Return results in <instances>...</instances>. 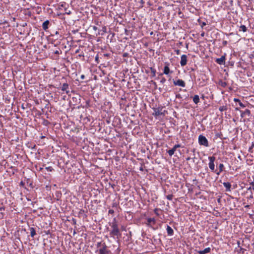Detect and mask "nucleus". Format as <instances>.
<instances>
[{
    "mask_svg": "<svg viewBox=\"0 0 254 254\" xmlns=\"http://www.w3.org/2000/svg\"><path fill=\"white\" fill-rule=\"evenodd\" d=\"M110 226L112 228V230L110 232V235L112 237L115 236H120L121 234L118 226V222L116 218H114L113 221L109 223Z\"/></svg>",
    "mask_w": 254,
    "mask_h": 254,
    "instance_id": "f257e3e1",
    "label": "nucleus"
},
{
    "mask_svg": "<svg viewBox=\"0 0 254 254\" xmlns=\"http://www.w3.org/2000/svg\"><path fill=\"white\" fill-rule=\"evenodd\" d=\"M96 247L98 249L96 252H98L99 254H110L112 253L111 251L108 249L106 244L103 241L97 242Z\"/></svg>",
    "mask_w": 254,
    "mask_h": 254,
    "instance_id": "f03ea898",
    "label": "nucleus"
},
{
    "mask_svg": "<svg viewBox=\"0 0 254 254\" xmlns=\"http://www.w3.org/2000/svg\"><path fill=\"white\" fill-rule=\"evenodd\" d=\"M164 107L162 106H160L157 108H153L152 110H153V113H152V115L155 117H158L160 115L165 116L168 113L167 111L164 110Z\"/></svg>",
    "mask_w": 254,
    "mask_h": 254,
    "instance_id": "7ed1b4c3",
    "label": "nucleus"
},
{
    "mask_svg": "<svg viewBox=\"0 0 254 254\" xmlns=\"http://www.w3.org/2000/svg\"><path fill=\"white\" fill-rule=\"evenodd\" d=\"M209 163L208 166L209 169L212 172H216V170L215 169V164L214 162L216 160V158L214 156H209L208 157Z\"/></svg>",
    "mask_w": 254,
    "mask_h": 254,
    "instance_id": "20e7f679",
    "label": "nucleus"
},
{
    "mask_svg": "<svg viewBox=\"0 0 254 254\" xmlns=\"http://www.w3.org/2000/svg\"><path fill=\"white\" fill-rule=\"evenodd\" d=\"M198 143L200 145H203L205 147L209 146L208 141L206 137L202 134L198 136Z\"/></svg>",
    "mask_w": 254,
    "mask_h": 254,
    "instance_id": "39448f33",
    "label": "nucleus"
},
{
    "mask_svg": "<svg viewBox=\"0 0 254 254\" xmlns=\"http://www.w3.org/2000/svg\"><path fill=\"white\" fill-rule=\"evenodd\" d=\"M156 223V220L154 218L148 217L146 218V222H145V225L154 230L155 229L154 228V226Z\"/></svg>",
    "mask_w": 254,
    "mask_h": 254,
    "instance_id": "423d86ee",
    "label": "nucleus"
},
{
    "mask_svg": "<svg viewBox=\"0 0 254 254\" xmlns=\"http://www.w3.org/2000/svg\"><path fill=\"white\" fill-rule=\"evenodd\" d=\"M235 110L240 111V112L241 113V116L242 118H244L246 117H249L251 115V111L249 109H246L244 111H243L240 110L238 108H236Z\"/></svg>",
    "mask_w": 254,
    "mask_h": 254,
    "instance_id": "0eeeda50",
    "label": "nucleus"
},
{
    "mask_svg": "<svg viewBox=\"0 0 254 254\" xmlns=\"http://www.w3.org/2000/svg\"><path fill=\"white\" fill-rule=\"evenodd\" d=\"M180 147H181V144H175L171 149L167 150V152L168 153L169 156L171 157L174 154L177 149Z\"/></svg>",
    "mask_w": 254,
    "mask_h": 254,
    "instance_id": "6e6552de",
    "label": "nucleus"
},
{
    "mask_svg": "<svg viewBox=\"0 0 254 254\" xmlns=\"http://www.w3.org/2000/svg\"><path fill=\"white\" fill-rule=\"evenodd\" d=\"M173 84L175 86H179L182 87L186 86V83L182 79L173 80Z\"/></svg>",
    "mask_w": 254,
    "mask_h": 254,
    "instance_id": "1a4fd4ad",
    "label": "nucleus"
},
{
    "mask_svg": "<svg viewBox=\"0 0 254 254\" xmlns=\"http://www.w3.org/2000/svg\"><path fill=\"white\" fill-rule=\"evenodd\" d=\"M169 66V64L166 63L164 67V69H163V74H166V75H168L170 73L171 74L173 73V71L170 70Z\"/></svg>",
    "mask_w": 254,
    "mask_h": 254,
    "instance_id": "9d476101",
    "label": "nucleus"
},
{
    "mask_svg": "<svg viewBox=\"0 0 254 254\" xmlns=\"http://www.w3.org/2000/svg\"><path fill=\"white\" fill-rule=\"evenodd\" d=\"M187 56L186 55H182L181 57L180 64L182 66H185L187 64Z\"/></svg>",
    "mask_w": 254,
    "mask_h": 254,
    "instance_id": "9b49d317",
    "label": "nucleus"
},
{
    "mask_svg": "<svg viewBox=\"0 0 254 254\" xmlns=\"http://www.w3.org/2000/svg\"><path fill=\"white\" fill-rule=\"evenodd\" d=\"M225 56H222L220 58H218L216 60L215 62L219 64L222 65L225 64Z\"/></svg>",
    "mask_w": 254,
    "mask_h": 254,
    "instance_id": "f8f14e48",
    "label": "nucleus"
},
{
    "mask_svg": "<svg viewBox=\"0 0 254 254\" xmlns=\"http://www.w3.org/2000/svg\"><path fill=\"white\" fill-rule=\"evenodd\" d=\"M61 90L63 91H65L67 94L69 93V90L68 87V84L66 83H64L63 84Z\"/></svg>",
    "mask_w": 254,
    "mask_h": 254,
    "instance_id": "ddd939ff",
    "label": "nucleus"
},
{
    "mask_svg": "<svg viewBox=\"0 0 254 254\" xmlns=\"http://www.w3.org/2000/svg\"><path fill=\"white\" fill-rule=\"evenodd\" d=\"M211 248L208 247L204 249L203 250L197 251V252L199 254H206L211 252Z\"/></svg>",
    "mask_w": 254,
    "mask_h": 254,
    "instance_id": "4468645a",
    "label": "nucleus"
},
{
    "mask_svg": "<svg viewBox=\"0 0 254 254\" xmlns=\"http://www.w3.org/2000/svg\"><path fill=\"white\" fill-rule=\"evenodd\" d=\"M224 187L226 188V191H230L231 189V184L229 182H224L223 183Z\"/></svg>",
    "mask_w": 254,
    "mask_h": 254,
    "instance_id": "2eb2a0df",
    "label": "nucleus"
},
{
    "mask_svg": "<svg viewBox=\"0 0 254 254\" xmlns=\"http://www.w3.org/2000/svg\"><path fill=\"white\" fill-rule=\"evenodd\" d=\"M50 24V21L48 20L45 21L42 24V28L45 31H47V30L49 28V25Z\"/></svg>",
    "mask_w": 254,
    "mask_h": 254,
    "instance_id": "dca6fc26",
    "label": "nucleus"
},
{
    "mask_svg": "<svg viewBox=\"0 0 254 254\" xmlns=\"http://www.w3.org/2000/svg\"><path fill=\"white\" fill-rule=\"evenodd\" d=\"M166 231L168 236H173L174 235V230L169 225H167Z\"/></svg>",
    "mask_w": 254,
    "mask_h": 254,
    "instance_id": "f3484780",
    "label": "nucleus"
},
{
    "mask_svg": "<svg viewBox=\"0 0 254 254\" xmlns=\"http://www.w3.org/2000/svg\"><path fill=\"white\" fill-rule=\"evenodd\" d=\"M224 166L223 164L222 163H220L219 165V171H217L216 170V172H215L217 175H219L220 173H221L222 171H223V169H224Z\"/></svg>",
    "mask_w": 254,
    "mask_h": 254,
    "instance_id": "a211bd4d",
    "label": "nucleus"
},
{
    "mask_svg": "<svg viewBox=\"0 0 254 254\" xmlns=\"http://www.w3.org/2000/svg\"><path fill=\"white\" fill-rule=\"evenodd\" d=\"M234 101L236 103H238L239 106L242 108H245L246 105L244 104L238 98H234Z\"/></svg>",
    "mask_w": 254,
    "mask_h": 254,
    "instance_id": "6ab92c4d",
    "label": "nucleus"
},
{
    "mask_svg": "<svg viewBox=\"0 0 254 254\" xmlns=\"http://www.w3.org/2000/svg\"><path fill=\"white\" fill-rule=\"evenodd\" d=\"M193 101L195 104L199 102V97L198 95H195L193 97Z\"/></svg>",
    "mask_w": 254,
    "mask_h": 254,
    "instance_id": "aec40b11",
    "label": "nucleus"
},
{
    "mask_svg": "<svg viewBox=\"0 0 254 254\" xmlns=\"http://www.w3.org/2000/svg\"><path fill=\"white\" fill-rule=\"evenodd\" d=\"M29 230L30 231V236L33 238L36 235V231L33 227H30Z\"/></svg>",
    "mask_w": 254,
    "mask_h": 254,
    "instance_id": "412c9836",
    "label": "nucleus"
},
{
    "mask_svg": "<svg viewBox=\"0 0 254 254\" xmlns=\"http://www.w3.org/2000/svg\"><path fill=\"white\" fill-rule=\"evenodd\" d=\"M162 210H161V209L158 208H156L154 209V212L157 216H159L160 215V212Z\"/></svg>",
    "mask_w": 254,
    "mask_h": 254,
    "instance_id": "4be33fe9",
    "label": "nucleus"
},
{
    "mask_svg": "<svg viewBox=\"0 0 254 254\" xmlns=\"http://www.w3.org/2000/svg\"><path fill=\"white\" fill-rule=\"evenodd\" d=\"M219 85L221 86V87L225 88L227 86V83L225 81H223L222 80L219 81L218 83Z\"/></svg>",
    "mask_w": 254,
    "mask_h": 254,
    "instance_id": "5701e85b",
    "label": "nucleus"
},
{
    "mask_svg": "<svg viewBox=\"0 0 254 254\" xmlns=\"http://www.w3.org/2000/svg\"><path fill=\"white\" fill-rule=\"evenodd\" d=\"M240 31H243V32H245L247 31V28L244 25H241L240 26Z\"/></svg>",
    "mask_w": 254,
    "mask_h": 254,
    "instance_id": "b1692460",
    "label": "nucleus"
},
{
    "mask_svg": "<svg viewBox=\"0 0 254 254\" xmlns=\"http://www.w3.org/2000/svg\"><path fill=\"white\" fill-rule=\"evenodd\" d=\"M250 187L248 188V190H251L252 191V190L254 191V182H250Z\"/></svg>",
    "mask_w": 254,
    "mask_h": 254,
    "instance_id": "393cba45",
    "label": "nucleus"
},
{
    "mask_svg": "<svg viewBox=\"0 0 254 254\" xmlns=\"http://www.w3.org/2000/svg\"><path fill=\"white\" fill-rule=\"evenodd\" d=\"M150 69L151 72L152 73V76L155 77L156 75V69L152 67H150Z\"/></svg>",
    "mask_w": 254,
    "mask_h": 254,
    "instance_id": "a878e982",
    "label": "nucleus"
},
{
    "mask_svg": "<svg viewBox=\"0 0 254 254\" xmlns=\"http://www.w3.org/2000/svg\"><path fill=\"white\" fill-rule=\"evenodd\" d=\"M227 109H228V108H227V106H220L219 108V111L221 112L227 111Z\"/></svg>",
    "mask_w": 254,
    "mask_h": 254,
    "instance_id": "bb28decb",
    "label": "nucleus"
},
{
    "mask_svg": "<svg viewBox=\"0 0 254 254\" xmlns=\"http://www.w3.org/2000/svg\"><path fill=\"white\" fill-rule=\"evenodd\" d=\"M173 195L172 194H169L166 196V198H167V199H168L169 200H172L173 199Z\"/></svg>",
    "mask_w": 254,
    "mask_h": 254,
    "instance_id": "cd10ccee",
    "label": "nucleus"
},
{
    "mask_svg": "<svg viewBox=\"0 0 254 254\" xmlns=\"http://www.w3.org/2000/svg\"><path fill=\"white\" fill-rule=\"evenodd\" d=\"M45 169L47 170L48 171L52 172L54 170V169L51 166L47 167L45 168Z\"/></svg>",
    "mask_w": 254,
    "mask_h": 254,
    "instance_id": "c85d7f7f",
    "label": "nucleus"
},
{
    "mask_svg": "<svg viewBox=\"0 0 254 254\" xmlns=\"http://www.w3.org/2000/svg\"><path fill=\"white\" fill-rule=\"evenodd\" d=\"M246 251V249L240 247L239 253H242V254H244Z\"/></svg>",
    "mask_w": 254,
    "mask_h": 254,
    "instance_id": "c756f323",
    "label": "nucleus"
},
{
    "mask_svg": "<svg viewBox=\"0 0 254 254\" xmlns=\"http://www.w3.org/2000/svg\"><path fill=\"white\" fill-rule=\"evenodd\" d=\"M228 44V42L226 40H224L223 42H222V45L223 46H226Z\"/></svg>",
    "mask_w": 254,
    "mask_h": 254,
    "instance_id": "7c9ffc66",
    "label": "nucleus"
},
{
    "mask_svg": "<svg viewBox=\"0 0 254 254\" xmlns=\"http://www.w3.org/2000/svg\"><path fill=\"white\" fill-rule=\"evenodd\" d=\"M65 13L67 15H70L71 13V12L70 10L67 11L66 9H65Z\"/></svg>",
    "mask_w": 254,
    "mask_h": 254,
    "instance_id": "2f4dec72",
    "label": "nucleus"
},
{
    "mask_svg": "<svg viewBox=\"0 0 254 254\" xmlns=\"http://www.w3.org/2000/svg\"><path fill=\"white\" fill-rule=\"evenodd\" d=\"M166 79H165L164 77H163V78L161 79V80L160 82H161V83H165V82H166Z\"/></svg>",
    "mask_w": 254,
    "mask_h": 254,
    "instance_id": "473e14b6",
    "label": "nucleus"
},
{
    "mask_svg": "<svg viewBox=\"0 0 254 254\" xmlns=\"http://www.w3.org/2000/svg\"><path fill=\"white\" fill-rule=\"evenodd\" d=\"M109 214H113L114 213V210L113 209H110L108 211Z\"/></svg>",
    "mask_w": 254,
    "mask_h": 254,
    "instance_id": "72a5a7b5",
    "label": "nucleus"
},
{
    "mask_svg": "<svg viewBox=\"0 0 254 254\" xmlns=\"http://www.w3.org/2000/svg\"><path fill=\"white\" fill-rule=\"evenodd\" d=\"M253 197H254L253 192L252 191H251V194L249 196V198L252 199V198H253Z\"/></svg>",
    "mask_w": 254,
    "mask_h": 254,
    "instance_id": "f704fd0d",
    "label": "nucleus"
},
{
    "mask_svg": "<svg viewBox=\"0 0 254 254\" xmlns=\"http://www.w3.org/2000/svg\"><path fill=\"white\" fill-rule=\"evenodd\" d=\"M237 244H238V247L239 248H240V247H240V242L239 241H238L237 242Z\"/></svg>",
    "mask_w": 254,
    "mask_h": 254,
    "instance_id": "c9c22d12",
    "label": "nucleus"
},
{
    "mask_svg": "<svg viewBox=\"0 0 254 254\" xmlns=\"http://www.w3.org/2000/svg\"><path fill=\"white\" fill-rule=\"evenodd\" d=\"M54 53H55V54H59V51H58V50H57V51H56L55 52H54Z\"/></svg>",
    "mask_w": 254,
    "mask_h": 254,
    "instance_id": "e433bc0d",
    "label": "nucleus"
},
{
    "mask_svg": "<svg viewBox=\"0 0 254 254\" xmlns=\"http://www.w3.org/2000/svg\"><path fill=\"white\" fill-rule=\"evenodd\" d=\"M93 29L94 30H97V27H96V26H93Z\"/></svg>",
    "mask_w": 254,
    "mask_h": 254,
    "instance_id": "4c0bfd02",
    "label": "nucleus"
},
{
    "mask_svg": "<svg viewBox=\"0 0 254 254\" xmlns=\"http://www.w3.org/2000/svg\"><path fill=\"white\" fill-rule=\"evenodd\" d=\"M152 82H153L154 85L156 86V83L155 82H153V81H152Z\"/></svg>",
    "mask_w": 254,
    "mask_h": 254,
    "instance_id": "58836bf2",
    "label": "nucleus"
},
{
    "mask_svg": "<svg viewBox=\"0 0 254 254\" xmlns=\"http://www.w3.org/2000/svg\"><path fill=\"white\" fill-rule=\"evenodd\" d=\"M204 32H203V33H202L201 34V36L202 37H203V36H204Z\"/></svg>",
    "mask_w": 254,
    "mask_h": 254,
    "instance_id": "ea45409f",
    "label": "nucleus"
},
{
    "mask_svg": "<svg viewBox=\"0 0 254 254\" xmlns=\"http://www.w3.org/2000/svg\"><path fill=\"white\" fill-rule=\"evenodd\" d=\"M216 136L217 137H220V134H219V133H217V134H216Z\"/></svg>",
    "mask_w": 254,
    "mask_h": 254,
    "instance_id": "a19ab883",
    "label": "nucleus"
},
{
    "mask_svg": "<svg viewBox=\"0 0 254 254\" xmlns=\"http://www.w3.org/2000/svg\"><path fill=\"white\" fill-rule=\"evenodd\" d=\"M81 78L82 79H84V75H82L81 76Z\"/></svg>",
    "mask_w": 254,
    "mask_h": 254,
    "instance_id": "79ce46f5",
    "label": "nucleus"
},
{
    "mask_svg": "<svg viewBox=\"0 0 254 254\" xmlns=\"http://www.w3.org/2000/svg\"><path fill=\"white\" fill-rule=\"evenodd\" d=\"M176 53H177V54H179V53H180V50H178L177 51Z\"/></svg>",
    "mask_w": 254,
    "mask_h": 254,
    "instance_id": "37998d69",
    "label": "nucleus"
},
{
    "mask_svg": "<svg viewBox=\"0 0 254 254\" xmlns=\"http://www.w3.org/2000/svg\"><path fill=\"white\" fill-rule=\"evenodd\" d=\"M190 157H189L186 158V160L188 161V160H190Z\"/></svg>",
    "mask_w": 254,
    "mask_h": 254,
    "instance_id": "c03bdc74",
    "label": "nucleus"
},
{
    "mask_svg": "<svg viewBox=\"0 0 254 254\" xmlns=\"http://www.w3.org/2000/svg\"><path fill=\"white\" fill-rule=\"evenodd\" d=\"M20 185H21V186H23V185H24V183H23L22 182H21V183H20Z\"/></svg>",
    "mask_w": 254,
    "mask_h": 254,
    "instance_id": "a18cd8bd",
    "label": "nucleus"
},
{
    "mask_svg": "<svg viewBox=\"0 0 254 254\" xmlns=\"http://www.w3.org/2000/svg\"><path fill=\"white\" fill-rule=\"evenodd\" d=\"M116 205H117L116 203H113V206L114 207Z\"/></svg>",
    "mask_w": 254,
    "mask_h": 254,
    "instance_id": "49530a36",
    "label": "nucleus"
},
{
    "mask_svg": "<svg viewBox=\"0 0 254 254\" xmlns=\"http://www.w3.org/2000/svg\"><path fill=\"white\" fill-rule=\"evenodd\" d=\"M206 25V23L205 22H203L202 23V26H204V25Z\"/></svg>",
    "mask_w": 254,
    "mask_h": 254,
    "instance_id": "de8ad7c7",
    "label": "nucleus"
},
{
    "mask_svg": "<svg viewBox=\"0 0 254 254\" xmlns=\"http://www.w3.org/2000/svg\"><path fill=\"white\" fill-rule=\"evenodd\" d=\"M55 34H56V35L59 34V32L56 31V33H55Z\"/></svg>",
    "mask_w": 254,
    "mask_h": 254,
    "instance_id": "09e8293b",
    "label": "nucleus"
},
{
    "mask_svg": "<svg viewBox=\"0 0 254 254\" xmlns=\"http://www.w3.org/2000/svg\"><path fill=\"white\" fill-rule=\"evenodd\" d=\"M43 168H40V171H42L43 170Z\"/></svg>",
    "mask_w": 254,
    "mask_h": 254,
    "instance_id": "8fccbe9b",
    "label": "nucleus"
}]
</instances>
